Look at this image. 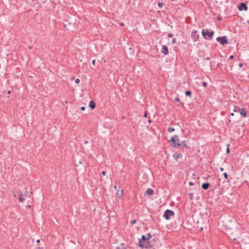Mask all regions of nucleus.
Listing matches in <instances>:
<instances>
[{"label": "nucleus", "instance_id": "obj_1", "mask_svg": "<svg viewBox=\"0 0 249 249\" xmlns=\"http://www.w3.org/2000/svg\"><path fill=\"white\" fill-rule=\"evenodd\" d=\"M169 142L172 143V146L173 147H177L180 146L187 147V145L185 143V141H182L181 142H180L179 137L178 135H175L174 137H172Z\"/></svg>", "mask_w": 249, "mask_h": 249}, {"label": "nucleus", "instance_id": "obj_2", "mask_svg": "<svg viewBox=\"0 0 249 249\" xmlns=\"http://www.w3.org/2000/svg\"><path fill=\"white\" fill-rule=\"evenodd\" d=\"M202 35L205 39L212 40L214 35V32L211 29H203Z\"/></svg>", "mask_w": 249, "mask_h": 249}, {"label": "nucleus", "instance_id": "obj_3", "mask_svg": "<svg viewBox=\"0 0 249 249\" xmlns=\"http://www.w3.org/2000/svg\"><path fill=\"white\" fill-rule=\"evenodd\" d=\"M148 240V238H147V237L143 235L142 236L141 238L139 239V244L138 245L141 248H145V249H150L152 247V246L151 244H144L142 243V241H144V240Z\"/></svg>", "mask_w": 249, "mask_h": 249}, {"label": "nucleus", "instance_id": "obj_4", "mask_svg": "<svg viewBox=\"0 0 249 249\" xmlns=\"http://www.w3.org/2000/svg\"><path fill=\"white\" fill-rule=\"evenodd\" d=\"M216 40L222 45L227 44L229 43L228 39L226 36H218Z\"/></svg>", "mask_w": 249, "mask_h": 249}, {"label": "nucleus", "instance_id": "obj_5", "mask_svg": "<svg viewBox=\"0 0 249 249\" xmlns=\"http://www.w3.org/2000/svg\"><path fill=\"white\" fill-rule=\"evenodd\" d=\"M175 215L174 212L172 210H166L164 213L163 217L166 220H169L171 218V216H174Z\"/></svg>", "mask_w": 249, "mask_h": 249}, {"label": "nucleus", "instance_id": "obj_6", "mask_svg": "<svg viewBox=\"0 0 249 249\" xmlns=\"http://www.w3.org/2000/svg\"><path fill=\"white\" fill-rule=\"evenodd\" d=\"M191 36H192V39H193L194 41H195V42L197 41L199 37V35L197 33V31L196 30H193L192 32Z\"/></svg>", "mask_w": 249, "mask_h": 249}, {"label": "nucleus", "instance_id": "obj_7", "mask_svg": "<svg viewBox=\"0 0 249 249\" xmlns=\"http://www.w3.org/2000/svg\"><path fill=\"white\" fill-rule=\"evenodd\" d=\"M238 9L239 11L244 10L245 11H247L248 9V6L244 2L240 3L238 7Z\"/></svg>", "mask_w": 249, "mask_h": 249}, {"label": "nucleus", "instance_id": "obj_8", "mask_svg": "<svg viewBox=\"0 0 249 249\" xmlns=\"http://www.w3.org/2000/svg\"><path fill=\"white\" fill-rule=\"evenodd\" d=\"M161 52L162 53H163L164 55H167L169 53L168 49L167 47L164 45L162 46V49L161 50Z\"/></svg>", "mask_w": 249, "mask_h": 249}, {"label": "nucleus", "instance_id": "obj_9", "mask_svg": "<svg viewBox=\"0 0 249 249\" xmlns=\"http://www.w3.org/2000/svg\"><path fill=\"white\" fill-rule=\"evenodd\" d=\"M239 112L242 117L244 118H246L247 117V113L244 108H240V110Z\"/></svg>", "mask_w": 249, "mask_h": 249}, {"label": "nucleus", "instance_id": "obj_10", "mask_svg": "<svg viewBox=\"0 0 249 249\" xmlns=\"http://www.w3.org/2000/svg\"><path fill=\"white\" fill-rule=\"evenodd\" d=\"M210 186V184L209 182L203 183L201 185V188L203 189L206 190L208 189Z\"/></svg>", "mask_w": 249, "mask_h": 249}, {"label": "nucleus", "instance_id": "obj_11", "mask_svg": "<svg viewBox=\"0 0 249 249\" xmlns=\"http://www.w3.org/2000/svg\"><path fill=\"white\" fill-rule=\"evenodd\" d=\"M96 107V105L94 101L91 100L89 103V107L91 109H94Z\"/></svg>", "mask_w": 249, "mask_h": 249}, {"label": "nucleus", "instance_id": "obj_12", "mask_svg": "<svg viewBox=\"0 0 249 249\" xmlns=\"http://www.w3.org/2000/svg\"><path fill=\"white\" fill-rule=\"evenodd\" d=\"M240 110V108L238 106H233V112H239Z\"/></svg>", "mask_w": 249, "mask_h": 249}, {"label": "nucleus", "instance_id": "obj_13", "mask_svg": "<svg viewBox=\"0 0 249 249\" xmlns=\"http://www.w3.org/2000/svg\"><path fill=\"white\" fill-rule=\"evenodd\" d=\"M146 193L149 196H152L154 193V191H153V189H152L151 188H148L146 190Z\"/></svg>", "mask_w": 249, "mask_h": 249}, {"label": "nucleus", "instance_id": "obj_14", "mask_svg": "<svg viewBox=\"0 0 249 249\" xmlns=\"http://www.w3.org/2000/svg\"><path fill=\"white\" fill-rule=\"evenodd\" d=\"M185 94L186 96H189L190 98H191V95H192V92L190 90H186L185 92Z\"/></svg>", "mask_w": 249, "mask_h": 249}, {"label": "nucleus", "instance_id": "obj_15", "mask_svg": "<svg viewBox=\"0 0 249 249\" xmlns=\"http://www.w3.org/2000/svg\"><path fill=\"white\" fill-rule=\"evenodd\" d=\"M174 131H175V129H174V128H173L172 127H169L168 128V132L169 133L174 132Z\"/></svg>", "mask_w": 249, "mask_h": 249}, {"label": "nucleus", "instance_id": "obj_16", "mask_svg": "<svg viewBox=\"0 0 249 249\" xmlns=\"http://www.w3.org/2000/svg\"><path fill=\"white\" fill-rule=\"evenodd\" d=\"M19 201L20 202H22L24 201V200H25V198L22 196V195H21L20 196H19Z\"/></svg>", "mask_w": 249, "mask_h": 249}, {"label": "nucleus", "instance_id": "obj_17", "mask_svg": "<svg viewBox=\"0 0 249 249\" xmlns=\"http://www.w3.org/2000/svg\"><path fill=\"white\" fill-rule=\"evenodd\" d=\"M142 243L143 244H147H147H151L150 243V242H149V240H144V241H142Z\"/></svg>", "mask_w": 249, "mask_h": 249}, {"label": "nucleus", "instance_id": "obj_18", "mask_svg": "<svg viewBox=\"0 0 249 249\" xmlns=\"http://www.w3.org/2000/svg\"><path fill=\"white\" fill-rule=\"evenodd\" d=\"M189 196L190 197V199L192 200L193 199V193H189Z\"/></svg>", "mask_w": 249, "mask_h": 249}, {"label": "nucleus", "instance_id": "obj_19", "mask_svg": "<svg viewBox=\"0 0 249 249\" xmlns=\"http://www.w3.org/2000/svg\"><path fill=\"white\" fill-rule=\"evenodd\" d=\"M174 101H175V102H180V99L178 98V97H176V98H175V100H174Z\"/></svg>", "mask_w": 249, "mask_h": 249}, {"label": "nucleus", "instance_id": "obj_20", "mask_svg": "<svg viewBox=\"0 0 249 249\" xmlns=\"http://www.w3.org/2000/svg\"><path fill=\"white\" fill-rule=\"evenodd\" d=\"M136 222H137L136 219H133V220H131V224L132 225H133V224H134L135 223H136Z\"/></svg>", "mask_w": 249, "mask_h": 249}, {"label": "nucleus", "instance_id": "obj_21", "mask_svg": "<svg viewBox=\"0 0 249 249\" xmlns=\"http://www.w3.org/2000/svg\"><path fill=\"white\" fill-rule=\"evenodd\" d=\"M227 146H228V147L227 148V149H226V153H229L230 152V148L229 147V144H227Z\"/></svg>", "mask_w": 249, "mask_h": 249}, {"label": "nucleus", "instance_id": "obj_22", "mask_svg": "<svg viewBox=\"0 0 249 249\" xmlns=\"http://www.w3.org/2000/svg\"><path fill=\"white\" fill-rule=\"evenodd\" d=\"M176 39L175 38H174L172 40V44H175V43H176Z\"/></svg>", "mask_w": 249, "mask_h": 249}, {"label": "nucleus", "instance_id": "obj_23", "mask_svg": "<svg viewBox=\"0 0 249 249\" xmlns=\"http://www.w3.org/2000/svg\"><path fill=\"white\" fill-rule=\"evenodd\" d=\"M223 176H224V178H225V179H227V178H228V175H227V174L226 173H224L223 174Z\"/></svg>", "mask_w": 249, "mask_h": 249}, {"label": "nucleus", "instance_id": "obj_24", "mask_svg": "<svg viewBox=\"0 0 249 249\" xmlns=\"http://www.w3.org/2000/svg\"><path fill=\"white\" fill-rule=\"evenodd\" d=\"M168 37H172L173 36V34L171 33H169L167 35Z\"/></svg>", "mask_w": 249, "mask_h": 249}, {"label": "nucleus", "instance_id": "obj_25", "mask_svg": "<svg viewBox=\"0 0 249 249\" xmlns=\"http://www.w3.org/2000/svg\"><path fill=\"white\" fill-rule=\"evenodd\" d=\"M75 82L76 84H78L80 82V80L78 78H77V79H75Z\"/></svg>", "mask_w": 249, "mask_h": 249}, {"label": "nucleus", "instance_id": "obj_26", "mask_svg": "<svg viewBox=\"0 0 249 249\" xmlns=\"http://www.w3.org/2000/svg\"><path fill=\"white\" fill-rule=\"evenodd\" d=\"M162 5H163L162 3H160V2L158 3V6L160 8H161L162 7Z\"/></svg>", "mask_w": 249, "mask_h": 249}, {"label": "nucleus", "instance_id": "obj_27", "mask_svg": "<svg viewBox=\"0 0 249 249\" xmlns=\"http://www.w3.org/2000/svg\"><path fill=\"white\" fill-rule=\"evenodd\" d=\"M151 237V235L150 233H148L147 234V238H148V240Z\"/></svg>", "mask_w": 249, "mask_h": 249}, {"label": "nucleus", "instance_id": "obj_28", "mask_svg": "<svg viewBox=\"0 0 249 249\" xmlns=\"http://www.w3.org/2000/svg\"><path fill=\"white\" fill-rule=\"evenodd\" d=\"M202 85L204 87H206L207 85V83L205 82H203Z\"/></svg>", "mask_w": 249, "mask_h": 249}, {"label": "nucleus", "instance_id": "obj_29", "mask_svg": "<svg viewBox=\"0 0 249 249\" xmlns=\"http://www.w3.org/2000/svg\"><path fill=\"white\" fill-rule=\"evenodd\" d=\"M102 174L103 176L106 175V172L105 171H103L102 172Z\"/></svg>", "mask_w": 249, "mask_h": 249}, {"label": "nucleus", "instance_id": "obj_30", "mask_svg": "<svg viewBox=\"0 0 249 249\" xmlns=\"http://www.w3.org/2000/svg\"><path fill=\"white\" fill-rule=\"evenodd\" d=\"M147 115V112L146 111L144 112V117L146 118Z\"/></svg>", "mask_w": 249, "mask_h": 249}, {"label": "nucleus", "instance_id": "obj_31", "mask_svg": "<svg viewBox=\"0 0 249 249\" xmlns=\"http://www.w3.org/2000/svg\"><path fill=\"white\" fill-rule=\"evenodd\" d=\"M239 67L240 68L242 67H243V64H242V63H239Z\"/></svg>", "mask_w": 249, "mask_h": 249}, {"label": "nucleus", "instance_id": "obj_32", "mask_svg": "<svg viewBox=\"0 0 249 249\" xmlns=\"http://www.w3.org/2000/svg\"><path fill=\"white\" fill-rule=\"evenodd\" d=\"M80 108H81V110H83V111L85 110V107H81Z\"/></svg>", "mask_w": 249, "mask_h": 249}, {"label": "nucleus", "instance_id": "obj_33", "mask_svg": "<svg viewBox=\"0 0 249 249\" xmlns=\"http://www.w3.org/2000/svg\"><path fill=\"white\" fill-rule=\"evenodd\" d=\"M233 57H234V56L233 55H231L230 56V58L231 59H233Z\"/></svg>", "mask_w": 249, "mask_h": 249}, {"label": "nucleus", "instance_id": "obj_34", "mask_svg": "<svg viewBox=\"0 0 249 249\" xmlns=\"http://www.w3.org/2000/svg\"><path fill=\"white\" fill-rule=\"evenodd\" d=\"M95 62H96V61H95V60H92V64L94 65V64H95Z\"/></svg>", "mask_w": 249, "mask_h": 249}, {"label": "nucleus", "instance_id": "obj_35", "mask_svg": "<svg viewBox=\"0 0 249 249\" xmlns=\"http://www.w3.org/2000/svg\"><path fill=\"white\" fill-rule=\"evenodd\" d=\"M189 184L190 186H192V185H193V183L192 182H190Z\"/></svg>", "mask_w": 249, "mask_h": 249}, {"label": "nucleus", "instance_id": "obj_36", "mask_svg": "<svg viewBox=\"0 0 249 249\" xmlns=\"http://www.w3.org/2000/svg\"><path fill=\"white\" fill-rule=\"evenodd\" d=\"M88 143V141H85L84 142V144H87Z\"/></svg>", "mask_w": 249, "mask_h": 249}, {"label": "nucleus", "instance_id": "obj_37", "mask_svg": "<svg viewBox=\"0 0 249 249\" xmlns=\"http://www.w3.org/2000/svg\"><path fill=\"white\" fill-rule=\"evenodd\" d=\"M220 170L221 171H223L224 170V168L223 167H221L220 168Z\"/></svg>", "mask_w": 249, "mask_h": 249}, {"label": "nucleus", "instance_id": "obj_38", "mask_svg": "<svg viewBox=\"0 0 249 249\" xmlns=\"http://www.w3.org/2000/svg\"><path fill=\"white\" fill-rule=\"evenodd\" d=\"M234 113H233V112H232V113H231L230 114V115H231V116H234Z\"/></svg>", "mask_w": 249, "mask_h": 249}, {"label": "nucleus", "instance_id": "obj_39", "mask_svg": "<svg viewBox=\"0 0 249 249\" xmlns=\"http://www.w3.org/2000/svg\"><path fill=\"white\" fill-rule=\"evenodd\" d=\"M148 122V123H151L152 122V121H151V120L149 119Z\"/></svg>", "mask_w": 249, "mask_h": 249}, {"label": "nucleus", "instance_id": "obj_40", "mask_svg": "<svg viewBox=\"0 0 249 249\" xmlns=\"http://www.w3.org/2000/svg\"><path fill=\"white\" fill-rule=\"evenodd\" d=\"M7 93H8V94H10V93H11V91H10V90H9V91H8Z\"/></svg>", "mask_w": 249, "mask_h": 249}, {"label": "nucleus", "instance_id": "obj_41", "mask_svg": "<svg viewBox=\"0 0 249 249\" xmlns=\"http://www.w3.org/2000/svg\"><path fill=\"white\" fill-rule=\"evenodd\" d=\"M231 122V120L230 119L228 120V124H229Z\"/></svg>", "mask_w": 249, "mask_h": 249}, {"label": "nucleus", "instance_id": "obj_42", "mask_svg": "<svg viewBox=\"0 0 249 249\" xmlns=\"http://www.w3.org/2000/svg\"><path fill=\"white\" fill-rule=\"evenodd\" d=\"M36 242L37 243H39L40 242V240L39 239L37 240Z\"/></svg>", "mask_w": 249, "mask_h": 249}, {"label": "nucleus", "instance_id": "obj_43", "mask_svg": "<svg viewBox=\"0 0 249 249\" xmlns=\"http://www.w3.org/2000/svg\"><path fill=\"white\" fill-rule=\"evenodd\" d=\"M221 114L222 115H224V112H221Z\"/></svg>", "mask_w": 249, "mask_h": 249}, {"label": "nucleus", "instance_id": "obj_44", "mask_svg": "<svg viewBox=\"0 0 249 249\" xmlns=\"http://www.w3.org/2000/svg\"><path fill=\"white\" fill-rule=\"evenodd\" d=\"M121 26H123L124 25V24L123 23H121L120 24Z\"/></svg>", "mask_w": 249, "mask_h": 249}, {"label": "nucleus", "instance_id": "obj_45", "mask_svg": "<svg viewBox=\"0 0 249 249\" xmlns=\"http://www.w3.org/2000/svg\"><path fill=\"white\" fill-rule=\"evenodd\" d=\"M247 23L249 24V20L247 21Z\"/></svg>", "mask_w": 249, "mask_h": 249}, {"label": "nucleus", "instance_id": "obj_46", "mask_svg": "<svg viewBox=\"0 0 249 249\" xmlns=\"http://www.w3.org/2000/svg\"><path fill=\"white\" fill-rule=\"evenodd\" d=\"M200 230H201V231H202V230H203V228H200Z\"/></svg>", "mask_w": 249, "mask_h": 249}, {"label": "nucleus", "instance_id": "obj_47", "mask_svg": "<svg viewBox=\"0 0 249 249\" xmlns=\"http://www.w3.org/2000/svg\"><path fill=\"white\" fill-rule=\"evenodd\" d=\"M38 248L39 249H42V248H40V247H38Z\"/></svg>", "mask_w": 249, "mask_h": 249}, {"label": "nucleus", "instance_id": "obj_48", "mask_svg": "<svg viewBox=\"0 0 249 249\" xmlns=\"http://www.w3.org/2000/svg\"><path fill=\"white\" fill-rule=\"evenodd\" d=\"M206 59H207V60H209V57H208V58H206Z\"/></svg>", "mask_w": 249, "mask_h": 249}, {"label": "nucleus", "instance_id": "obj_49", "mask_svg": "<svg viewBox=\"0 0 249 249\" xmlns=\"http://www.w3.org/2000/svg\"><path fill=\"white\" fill-rule=\"evenodd\" d=\"M176 160H177V159H178L177 156H176Z\"/></svg>", "mask_w": 249, "mask_h": 249}, {"label": "nucleus", "instance_id": "obj_50", "mask_svg": "<svg viewBox=\"0 0 249 249\" xmlns=\"http://www.w3.org/2000/svg\"><path fill=\"white\" fill-rule=\"evenodd\" d=\"M179 156V155H178V156H177V158H178Z\"/></svg>", "mask_w": 249, "mask_h": 249}]
</instances>
